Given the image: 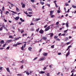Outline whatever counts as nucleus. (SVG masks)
Returning <instances> with one entry per match:
<instances>
[{
	"instance_id": "nucleus-1",
	"label": "nucleus",
	"mask_w": 76,
	"mask_h": 76,
	"mask_svg": "<svg viewBox=\"0 0 76 76\" xmlns=\"http://www.w3.org/2000/svg\"><path fill=\"white\" fill-rule=\"evenodd\" d=\"M50 26H48V27H47L45 29V31H48L50 29Z\"/></svg>"
},
{
	"instance_id": "nucleus-2",
	"label": "nucleus",
	"mask_w": 76,
	"mask_h": 76,
	"mask_svg": "<svg viewBox=\"0 0 76 76\" xmlns=\"http://www.w3.org/2000/svg\"><path fill=\"white\" fill-rule=\"evenodd\" d=\"M33 20L34 22H37V21H38V20H40V18H37L36 19L33 18Z\"/></svg>"
},
{
	"instance_id": "nucleus-3",
	"label": "nucleus",
	"mask_w": 76,
	"mask_h": 76,
	"mask_svg": "<svg viewBox=\"0 0 76 76\" xmlns=\"http://www.w3.org/2000/svg\"><path fill=\"white\" fill-rule=\"evenodd\" d=\"M21 4L22 5V7H23V8H25V4H23V2H21Z\"/></svg>"
},
{
	"instance_id": "nucleus-4",
	"label": "nucleus",
	"mask_w": 76,
	"mask_h": 76,
	"mask_svg": "<svg viewBox=\"0 0 76 76\" xmlns=\"http://www.w3.org/2000/svg\"><path fill=\"white\" fill-rule=\"evenodd\" d=\"M44 30L41 29L40 30V31H39V32L40 34H42L43 33H44Z\"/></svg>"
},
{
	"instance_id": "nucleus-5",
	"label": "nucleus",
	"mask_w": 76,
	"mask_h": 76,
	"mask_svg": "<svg viewBox=\"0 0 76 76\" xmlns=\"http://www.w3.org/2000/svg\"><path fill=\"white\" fill-rule=\"evenodd\" d=\"M48 53H47L44 52L43 53H42V55L44 56H47Z\"/></svg>"
},
{
	"instance_id": "nucleus-6",
	"label": "nucleus",
	"mask_w": 76,
	"mask_h": 76,
	"mask_svg": "<svg viewBox=\"0 0 76 76\" xmlns=\"http://www.w3.org/2000/svg\"><path fill=\"white\" fill-rule=\"evenodd\" d=\"M50 15H52L53 14V13H54V11H50Z\"/></svg>"
},
{
	"instance_id": "nucleus-7",
	"label": "nucleus",
	"mask_w": 76,
	"mask_h": 76,
	"mask_svg": "<svg viewBox=\"0 0 76 76\" xmlns=\"http://www.w3.org/2000/svg\"><path fill=\"white\" fill-rule=\"evenodd\" d=\"M19 17H17L16 18H15V19L16 20H18L19 19Z\"/></svg>"
},
{
	"instance_id": "nucleus-8",
	"label": "nucleus",
	"mask_w": 76,
	"mask_h": 76,
	"mask_svg": "<svg viewBox=\"0 0 76 76\" xmlns=\"http://www.w3.org/2000/svg\"><path fill=\"white\" fill-rule=\"evenodd\" d=\"M19 38H21V37H17V38H16L15 39H14V41H17V40H18V39H19Z\"/></svg>"
},
{
	"instance_id": "nucleus-9",
	"label": "nucleus",
	"mask_w": 76,
	"mask_h": 76,
	"mask_svg": "<svg viewBox=\"0 0 76 76\" xmlns=\"http://www.w3.org/2000/svg\"><path fill=\"white\" fill-rule=\"evenodd\" d=\"M70 50H69L68 52V53L66 54V57H67V56H69V54H70Z\"/></svg>"
},
{
	"instance_id": "nucleus-10",
	"label": "nucleus",
	"mask_w": 76,
	"mask_h": 76,
	"mask_svg": "<svg viewBox=\"0 0 76 76\" xmlns=\"http://www.w3.org/2000/svg\"><path fill=\"white\" fill-rule=\"evenodd\" d=\"M12 41V40H9L7 41V43H9L10 42H11Z\"/></svg>"
},
{
	"instance_id": "nucleus-11",
	"label": "nucleus",
	"mask_w": 76,
	"mask_h": 76,
	"mask_svg": "<svg viewBox=\"0 0 76 76\" xmlns=\"http://www.w3.org/2000/svg\"><path fill=\"white\" fill-rule=\"evenodd\" d=\"M42 39H43V40H47V37H42Z\"/></svg>"
},
{
	"instance_id": "nucleus-12",
	"label": "nucleus",
	"mask_w": 76,
	"mask_h": 76,
	"mask_svg": "<svg viewBox=\"0 0 76 76\" xmlns=\"http://www.w3.org/2000/svg\"><path fill=\"white\" fill-rule=\"evenodd\" d=\"M32 48L31 47H29L28 48V50L29 51H32V50H32Z\"/></svg>"
},
{
	"instance_id": "nucleus-13",
	"label": "nucleus",
	"mask_w": 76,
	"mask_h": 76,
	"mask_svg": "<svg viewBox=\"0 0 76 76\" xmlns=\"http://www.w3.org/2000/svg\"><path fill=\"white\" fill-rule=\"evenodd\" d=\"M0 44H4V40H2L0 42Z\"/></svg>"
},
{
	"instance_id": "nucleus-14",
	"label": "nucleus",
	"mask_w": 76,
	"mask_h": 76,
	"mask_svg": "<svg viewBox=\"0 0 76 76\" xmlns=\"http://www.w3.org/2000/svg\"><path fill=\"white\" fill-rule=\"evenodd\" d=\"M39 73L40 74H44V73H45V72L44 71H40Z\"/></svg>"
},
{
	"instance_id": "nucleus-15",
	"label": "nucleus",
	"mask_w": 76,
	"mask_h": 76,
	"mask_svg": "<svg viewBox=\"0 0 76 76\" xmlns=\"http://www.w3.org/2000/svg\"><path fill=\"white\" fill-rule=\"evenodd\" d=\"M65 41H67V40H69V37H66L65 38Z\"/></svg>"
},
{
	"instance_id": "nucleus-16",
	"label": "nucleus",
	"mask_w": 76,
	"mask_h": 76,
	"mask_svg": "<svg viewBox=\"0 0 76 76\" xmlns=\"http://www.w3.org/2000/svg\"><path fill=\"white\" fill-rule=\"evenodd\" d=\"M66 27L67 28H68L69 27V23H67V22L66 23Z\"/></svg>"
},
{
	"instance_id": "nucleus-17",
	"label": "nucleus",
	"mask_w": 76,
	"mask_h": 76,
	"mask_svg": "<svg viewBox=\"0 0 76 76\" xmlns=\"http://www.w3.org/2000/svg\"><path fill=\"white\" fill-rule=\"evenodd\" d=\"M42 60H43V57H42L41 58H40L39 59V61H42Z\"/></svg>"
},
{
	"instance_id": "nucleus-18",
	"label": "nucleus",
	"mask_w": 76,
	"mask_h": 76,
	"mask_svg": "<svg viewBox=\"0 0 76 76\" xmlns=\"http://www.w3.org/2000/svg\"><path fill=\"white\" fill-rule=\"evenodd\" d=\"M55 18V16H54V15H52L50 16V18Z\"/></svg>"
},
{
	"instance_id": "nucleus-19",
	"label": "nucleus",
	"mask_w": 76,
	"mask_h": 76,
	"mask_svg": "<svg viewBox=\"0 0 76 76\" xmlns=\"http://www.w3.org/2000/svg\"><path fill=\"white\" fill-rule=\"evenodd\" d=\"M7 70L8 72H10V70H9V69L8 68H7Z\"/></svg>"
},
{
	"instance_id": "nucleus-20",
	"label": "nucleus",
	"mask_w": 76,
	"mask_h": 76,
	"mask_svg": "<svg viewBox=\"0 0 76 76\" xmlns=\"http://www.w3.org/2000/svg\"><path fill=\"white\" fill-rule=\"evenodd\" d=\"M40 4H42V5H43L44 4V2H42L41 1L40 2Z\"/></svg>"
},
{
	"instance_id": "nucleus-21",
	"label": "nucleus",
	"mask_w": 76,
	"mask_h": 76,
	"mask_svg": "<svg viewBox=\"0 0 76 76\" xmlns=\"http://www.w3.org/2000/svg\"><path fill=\"white\" fill-rule=\"evenodd\" d=\"M72 7H73V8H74V9L75 8H76V6H75L74 5H72Z\"/></svg>"
},
{
	"instance_id": "nucleus-22",
	"label": "nucleus",
	"mask_w": 76,
	"mask_h": 76,
	"mask_svg": "<svg viewBox=\"0 0 76 76\" xmlns=\"http://www.w3.org/2000/svg\"><path fill=\"white\" fill-rule=\"evenodd\" d=\"M57 38H58V36H55L54 37V38H55V39H56Z\"/></svg>"
},
{
	"instance_id": "nucleus-23",
	"label": "nucleus",
	"mask_w": 76,
	"mask_h": 76,
	"mask_svg": "<svg viewBox=\"0 0 76 76\" xmlns=\"http://www.w3.org/2000/svg\"><path fill=\"white\" fill-rule=\"evenodd\" d=\"M53 35H54V34H53V33H51V35H50V37H53Z\"/></svg>"
},
{
	"instance_id": "nucleus-24",
	"label": "nucleus",
	"mask_w": 76,
	"mask_h": 76,
	"mask_svg": "<svg viewBox=\"0 0 76 76\" xmlns=\"http://www.w3.org/2000/svg\"><path fill=\"white\" fill-rule=\"evenodd\" d=\"M28 11H32V10L31 8H29L28 9Z\"/></svg>"
},
{
	"instance_id": "nucleus-25",
	"label": "nucleus",
	"mask_w": 76,
	"mask_h": 76,
	"mask_svg": "<svg viewBox=\"0 0 76 76\" xmlns=\"http://www.w3.org/2000/svg\"><path fill=\"white\" fill-rule=\"evenodd\" d=\"M21 48L22 51H23V46Z\"/></svg>"
},
{
	"instance_id": "nucleus-26",
	"label": "nucleus",
	"mask_w": 76,
	"mask_h": 76,
	"mask_svg": "<svg viewBox=\"0 0 76 76\" xmlns=\"http://www.w3.org/2000/svg\"><path fill=\"white\" fill-rule=\"evenodd\" d=\"M3 27V28H4V29H6V27H5V26H4V25H3V26H2V28Z\"/></svg>"
},
{
	"instance_id": "nucleus-27",
	"label": "nucleus",
	"mask_w": 76,
	"mask_h": 76,
	"mask_svg": "<svg viewBox=\"0 0 76 76\" xmlns=\"http://www.w3.org/2000/svg\"><path fill=\"white\" fill-rule=\"evenodd\" d=\"M11 12H12V13H15V14H17L16 12H15V11H11Z\"/></svg>"
},
{
	"instance_id": "nucleus-28",
	"label": "nucleus",
	"mask_w": 76,
	"mask_h": 76,
	"mask_svg": "<svg viewBox=\"0 0 76 76\" xmlns=\"http://www.w3.org/2000/svg\"><path fill=\"white\" fill-rule=\"evenodd\" d=\"M26 75H29V72H26Z\"/></svg>"
},
{
	"instance_id": "nucleus-29",
	"label": "nucleus",
	"mask_w": 76,
	"mask_h": 76,
	"mask_svg": "<svg viewBox=\"0 0 76 76\" xmlns=\"http://www.w3.org/2000/svg\"><path fill=\"white\" fill-rule=\"evenodd\" d=\"M31 1L32 3H34L35 2V0H31Z\"/></svg>"
},
{
	"instance_id": "nucleus-30",
	"label": "nucleus",
	"mask_w": 76,
	"mask_h": 76,
	"mask_svg": "<svg viewBox=\"0 0 76 76\" xmlns=\"http://www.w3.org/2000/svg\"><path fill=\"white\" fill-rule=\"evenodd\" d=\"M2 69L3 67H2V66H0V70H3Z\"/></svg>"
},
{
	"instance_id": "nucleus-31",
	"label": "nucleus",
	"mask_w": 76,
	"mask_h": 76,
	"mask_svg": "<svg viewBox=\"0 0 76 76\" xmlns=\"http://www.w3.org/2000/svg\"><path fill=\"white\" fill-rule=\"evenodd\" d=\"M13 47H15L16 46V47H17V46H18V45L17 44H15V45H13Z\"/></svg>"
},
{
	"instance_id": "nucleus-32",
	"label": "nucleus",
	"mask_w": 76,
	"mask_h": 76,
	"mask_svg": "<svg viewBox=\"0 0 76 76\" xmlns=\"http://www.w3.org/2000/svg\"><path fill=\"white\" fill-rule=\"evenodd\" d=\"M20 62L21 63H24V60H22V61H20Z\"/></svg>"
},
{
	"instance_id": "nucleus-33",
	"label": "nucleus",
	"mask_w": 76,
	"mask_h": 76,
	"mask_svg": "<svg viewBox=\"0 0 76 76\" xmlns=\"http://www.w3.org/2000/svg\"><path fill=\"white\" fill-rule=\"evenodd\" d=\"M43 57V60H45V59H46V58H47L44 57Z\"/></svg>"
},
{
	"instance_id": "nucleus-34",
	"label": "nucleus",
	"mask_w": 76,
	"mask_h": 76,
	"mask_svg": "<svg viewBox=\"0 0 76 76\" xmlns=\"http://www.w3.org/2000/svg\"><path fill=\"white\" fill-rule=\"evenodd\" d=\"M47 69V67H44V68H43V70H45V69Z\"/></svg>"
},
{
	"instance_id": "nucleus-35",
	"label": "nucleus",
	"mask_w": 76,
	"mask_h": 76,
	"mask_svg": "<svg viewBox=\"0 0 76 76\" xmlns=\"http://www.w3.org/2000/svg\"><path fill=\"white\" fill-rule=\"evenodd\" d=\"M17 76H22V74H17Z\"/></svg>"
},
{
	"instance_id": "nucleus-36",
	"label": "nucleus",
	"mask_w": 76,
	"mask_h": 76,
	"mask_svg": "<svg viewBox=\"0 0 76 76\" xmlns=\"http://www.w3.org/2000/svg\"><path fill=\"white\" fill-rule=\"evenodd\" d=\"M59 23V22H57L56 23V25H58Z\"/></svg>"
},
{
	"instance_id": "nucleus-37",
	"label": "nucleus",
	"mask_w": 76,
	"mask_h": 76,
	"mask_svg": "<svg viewBox=\"0 0 76 76\" xmlns=\"http://www.w3.org/2000/svg\"><path fill=\"white\" fill-rule=\"evenodd\" d=\"M17 45H20V44H22V43H17Z\"/></svg>"
},
{
	"instance_id": "nucleus-38",
	"label": "nucleus",
	"mask_w": 76,
	"mask_h": 76,
	"mask_svg": "<svg viewBox=\"0 0 76 76\" xmlns=\"http://www.w3.org/2000/svg\"><path fill=\"white\" fill-rule=\"evenodd\" d=\"M7 13H9V12L8 11H7L6 12V15H7Z\"/></svg>"
},
{
	"instance_id": "nucleus-39",
	"label": "nucleus",
	"mask_w": 76,
	"mask_h": 76,
	"mask_svg": "<svg viewBox=\"0 0 76 76\" xmlns=\"http://www.w3.org/2000/svg\"><path fill=\"white\" fill-rule=\"evenodd\" d=\"M9 38H13V37L12 36H9Z\"/></svg>"
},
{
	"instance_id": "nucleus-40",
	"label": "nucleus",
	"mask_w": 76,
	"mask_h": 76,
	"mask_svg": "<svg viewBox=\"0 0 76 76\" xmlns=\"http://www.w3.org/2000/svg\"><path fill=\"white\" fill-rule=\"evenodd\" d=\"M39 28H38L36 30V32H38L39 31Z\"/></svg>"
},
{
	"instance_id": "nucleus-41",
	"label": "nucleus",
	"mask_w": 76,
	"mask_h": 76,
	"mask_svg": "<svg viewBox=\"0 0 76 76\" xmlns=\"http://www.w3.org/2000/svg\"><path fill=\"white\" fill-rule=\"evenodd\" d=\"M48 26V25H46L45 26H44V28H45L46 27H47Z\"/></svg>"
},
{
	"instance_id": "nucleus-42",
	"label": "nucleus",
	"mask_w": 76,
	"mask_h": 76,
	"mask_svg": "<svg viewBox=\"0 0 76 76\" xmlns=\"http://www.w3.org/2000/svg\"><path fill=\"white\" fill-rule=\"evenodd\" d=\"M2 10H4V7H3Z\"/></svg>"
},
{
	"instance_id": "nucleus-43",
	"label": "nucleus",
	"mask_w": 76,
	"mask_h": 76,
	"mask_svg": "<svg viewBox=\"0 0 76 76\" xmlns=\"http://www.w3.org/2000/svg\"><path fill=\"white\" fill-rule=\"evenodd\" d=\"M6 43H5L3 46V47H4L6 45Z\"/></svg>"
},
{
	"instance_id": "nucleus-44",
	"label": "nucleus",
	"mask_w": 76,
	"mask_h": 76,
	"mask_svg": "<svg viewBox=\"0 0 76 76\" xmlns=\"http://www.w3.org/2000/svg\"><path fill=\"white\" fill-rule=\"evenodd\" d=\"M70 44V42H68L66 43V44L67 45H69V44Z\"/></svg>"
},
{
	"instance_id": "nucleus-45",
	"label": "nucleus",
	"mask_w": 76,
	"mask_h": 76,
	"mask_svg": "<svg viewBox=\"0 0 76 76\" xmlns=\"http://www.w3.org/2000/svg\"><path fill=\"white\" fill-rule=\"evenodd\" d=\"M56 40L58 41H60V39H59L57 38L56 39Z\"/></svg>"
},
{
	"instance_id": "nucleus-46",
	"label": "nucleus",
	"mask_w": 76,
	"mask_h": 76,
	"mask_svg": "<svg viewBox=\"0 0 76 76\" xmlns=\"http://www.w3.org/2000/svg\"><path fill=\"white\" fill-rule=\"evenodd\" d=\"M29 14H30L31 15H32V12H28Z\"/></svg>"
},
{
	"instance_id": "nucleus-47",
	"label": "nucleus",
	"mask_w": 76,
	"mask_h": 76,
	"mask_svg": "<svg viewBox=\"0 0 76 76\" xmlns=\"http://www.w3.org/2000/svg\"><path fill=\"white\" fill-rule=\"evenodd\" d=\"M63 28H64V27H62V28H59V30H62V29H63Z\"/></svg>"
},
{
	"instance_id": "nucleus-48",
	"label": "nucleus",
	"mask_w": 76,
	"mask_h": 76,
	"mask_svg": "<svg viewBox=\"0 0 76 76\" xmlns=\"http://www.w3.org/2000/svg\"><path fill=\"white\" fill-rule=\"evenodd\" d=\"M3 30V27H1L0 28V31H1Z\"/></svg>"
},
{
	"instance_id": "nucleus-49",
	"label": "nucleus",
	"mask_w": 76,
	"mask_h": 76,
	"mask_svg": "<svg viewBox=\"0 0 76 76\" xmlns=\"http://www.w3.org/2000/svg\"><path fill=\"white\" fill-rule=\"evenodd\" d=\"M10 4L11 5V7H13V6H14V5H13V4H11V3H10Z\"/></svg>"
},
{
	"instance_id": "nucleus-50",
	"label": "nucleus",
	"mask_w": 76,
	"mask_h": 76,
	"mask_svg": "<svg viewBox=\"0 0 76 76\" xmlns=\"http://www.w3.org/2000/svg\"><path fill=\"white\" fill-rule=\"evenodd\" d=\"M68 29H67V30H65L64 31V33H65V32H67V31H68Z\"/></svg>"
},
{
	"instance_id": "nucleus-51",
	"label": "nucleus",
	"mask_w": 76,
	"mask_h": 76,
	"mask_svg": "<svg viewBox=\"0 0 76 76\" xmlns=\"http://www.w3.org/2000/svg\"><path fill=\"white\" fill-rule=\"evenodd\" d=\"M32 16V15H27V16H28L29 17H31Z\"/></svg>"
},
{
	"instance_id": "nucleus-52",
	"label": "nucleus",
	"mask_w": 76,
	"mask_h": 76,
	"mask_svg": "<svg viewBox=\"0 0 76 76\" xmlns=\"http://www.w3.org/2000/svg\"><path fill=\"white\" fill-rule=\"evenodd\" d=\"M47 5L48 6V7H50V4H47Z\"/></svg>"
},
{
	"instance_id": "nucleus-53",
	"label": "nucleus",
	"mask_w": 76,
	"mask_h": 76,
	"mask_svg": "<svg viewBox=\"0 0 76 76\" xmlns=\"http://www.w3.org/2000/svg\"><path fill=\"white\" fill-rule=\"evenodd\" d=\"M47 76H50V73H48L47 74Z\"/></svg>"
},
{
	"instance_id": "nucleus-54",
	"label": "nucleus",
	"mask_w": 76,
	"mask_h": 76,
	"mask_svg": "<svg viewBox=\"0 0 76 76\" xmlns=\"http://www.w3.org/2000/svg\"><path fill=\"white\" fill-rule=\"evenodd\" d=\"M57 13H60V10H58L57 11Z\"/></svg>"
},
{
	"instance_id": "nucleus-55",
	"label": "nucleus",
	"mask_w": 76,
	"mask_h": 76,
	"mask_svg": "<svg viewBox=\"0 0 76 76\" xmlns=\"http://www.w3.org/2000/svg\"><path fill=\"white\" fill-rule=\"evenodd\" d=\"M37 58H38V57H36L35 58H34L33 60H36V59H37Z\"/></svg>"
},
{
	"instance_id": "nucleus-56",
	"label": "nucleus",
	"mask_w": 76,
	"mask_h": 76,
	"mask_svg": "<svg viewBox=\"0 0 76 76\" xmlns=\"http://www.w3.org/2000/svg\"><path fill=\"white\" fill-rule=\"evenodd\" d=\"M30 25L31 26V25H34V23H31V24H30Z\"/></svg>"
},
{
	"instance_id": "nucleus-57",
	"label": "nucleus",
	"mask_w": 76,
	"mask_h": 76,
	"mask_svg": "<svg viewBox=\"0 0 76 76\" xmlns=\"http://www.w3.org/2000/svg\"><path fill=\"white\" fill-rule=\"evenodd\" d=\"M65 34H63L61 35V36H65Z\"/></svg>"
},
{
	"instance_id": "nucleus-58",
	"label": "nucleus",
	"mask_w": 76,
	"mask_h": 76,
	"mask_svg": "<svg viewBox=\"0 0 76 76\" xmlns=\"http://www.w3.org/2000/svg\"><path fill=\"white\" fill-rule=\"evenodd\" d=\"M24 32V30H21V33H23Z\"/></svg>"
},
{
	"instance_id": "nucleus-59",
	"label": "nucleus",
	"mask_w": 76,
	"mask_h": 76,
	"mask_svg": "<svg viewBox=\"0 0 76 76\" xmlns=\"http://www.w3.org/2000/svg\"><path fill=\"white\" fill-rule=\"evenodd\" d=\"M54 45H52L51 46V47L52 48H54Z\"/></svg>"
},
{
	"instance_id": "nucleus-60",
	"label": "nucleus",
	"mask_w": 76,
	"mask_h": 76,
	"mask_svg": "<svg viewBox=\"0 0 76 76\" xmlns=\"http://www.w3.org/2000/svg\"><path fill=\"white\" fill-rule=\"evenodd\" d=\"M72 47V46L70 45L68 47V48L69 49L70 48V47Z\"/></svg>"
},
{
	"instance_id": "nucleus-61",
	"label": "nucleus",
	"mask_w": 76,
	"mask_h": 76,
	"mask_svg": "<svg viewBox=\"0 0 76 76\" xmlns=\"http://www.w3.org/2000/svg\"><path fill=\"white\" fill-rule=\"evenodd\" d=\"M61 35V33H59L58 35V36L59 37H60V36Z\"/></svg>"
},
{
	"instance_id": "nucleus-62",
	"label": "nucleus",
	"mask_w": 76,
	"mask_h": 76,
	"mask_svg": "<svg viewBox=\"0 0 76 76\" xmlns=\"http://www.w3.org/2000/svg\"><path fill=\"white\" fill-rule=\"evenodd\" d=\"M65 6H69V4L66 3Z\"/></svg>"
},
{
	"instance_id": "nucleus-63",
	"label": "nucleus",
	"mask_w": 76,
	"mask_h": 76,
	"mask_svg": "<svg viewBox=\"0 0 76 76\" xmlns=\"http://www.w3.org/2000/svg\"><path fill=\"white\" fill-rule=\"evenodd\" d=\"M26 44H25L24 45H23L24 48H25V46H26Z\"/></svg>"
},
{
	"instance_id": "nucleus-64",
	"label": "nucleus",
	"mask_w": 76,
	"mask_h": 76,
	"mask_svg": "<svg viewBox=\"0 0 76 76\" xmlns=\"http://www.w3.org/2000/svg\"><path fill=\"white\" fill-rule=\"evenodd\" d=\"M61 53H58V55H61Z\"/></svg>"
}]
</instances>
